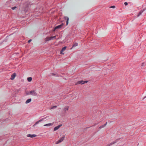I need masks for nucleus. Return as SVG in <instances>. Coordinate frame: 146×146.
Masks as SVG:
<instances>
[{
    "label": "nucleus",
    "instance_id": "1",
    "mask_svg": "<svg viewBox=\"0 0 146 146\" xmlns=\"http://www.w3.org/2000/svg\"><path fill=\"white\" fill-rule=\"evenodd\" d=\"M27 95H31L34 96H36L37 95V93L34 90H31L30 91L29 93H27L26 94Z\"/></svg>",
    "mask_w": 146,
    "mask_h": 146
},
{
    "label": "nucleus",
    "instance_id": "2",
    "mask_svg": "<svg viewBox=\"0 0 146 146\" xmlns=\"http://www.w3.org/2000/svg\"><path fill=\"white\" fill-rule=\"evenodd\" d=\"M64 136L63 137H61L59 140L57 141L56 143V144H58L59 143L62 142L64 140Z\"/></svg>",
    "mask_w": 146,
    "mask_h": 146
},
{
    "label": "nucleus",
    "instance_id": "3",
    "mask_svg": "<svg viewBox=\"0 0 146 146\" xmlns=\"http://www.w3.org/2000/svg\"><path fill=\"white\" fill-rule=\"evenodd\" d=\"M63 25H64L63 24H61L60 25H58V26L54 28V29L53 30V31H55V30L56 29H58L61 28L63 26Z\"/></svg>",
    "mask_w": 146,
    "mask_h": 146
},
{
    "label": "nucleus",
    "instance_id": "4",
    "mask_svg": "<svg viewBox=\"0 0 146 146\" xmlns=\"http://www.w3.org/2000/svg\"><path fill=\"white\" fill-rule=\"evenodd\" d=\"M88 82L87 81H84L82 80H81L80 81H78L77 82L78 84H84L85 83H87Z\"/></svg>",
    "mask_w": 146,
    "mask_h": 146
},
{
    "label": "nucleus",
    "instance_id": "5",
    "mask_svg": "<svg viewBox=\"0 0 146 146\" xmlns=\"http://www.w3.org/2000/svg\"><path fill=\"white\" fill-rule=\"evenodd\" d=\"M66 48V46H65L60 51V54H64V53L63 52L64 51Z\"/></svg>",
    "mask_w": 146,
    "mask_h": 146
},
{
    "label": "nucleus",
    "instance_id": "6",
    "mask_svg": "<svg viewBox=\"0 0 146 146\" xmlns=\"http://www.w3.org/2000/svg\"><path fill=\"white\" fill-rule=\"evenodd\" d=\"M118 140H119L118 139H117L116 140L114 141H113L112 142L108 144L107 146H110L113 144L115 143H116L118 141Z\"/></svg>",
    "mask_w": 146,
    "mask_h": 146
},
{
    "label": "nucleus",
    "instance_id": "7",
    "mask_svg": "<svg viewBox=\"0 0 146 146\" xmlns=\"http://www.w3.org/2000/svg\"><path fill=\"white\" fill-rule=\"evenodd\" d=\"M16 74L15 73L11 75V77L10 78L11 80H13L15 78L16 76Z\"/></svg>",
    "mask_w": 146,
    "mask_h": 146
},
{
    "label": "nucleus",
    "instance_id": "8",
    "mask_svg": "<svg viewBox=\"0 0 146 146\" xmlns=\"http://www.w3.org/2000/svg\"><path fill=\"white\" fill-rule=\"evenodd\" d=\"M27 137H30L31 138H33L36 137V135L35 134L31 135V134H28L27 135Z\"/></svg>",
    "mask_w": 146,
    "mask_h": 146
},
{
    "label": "nucleus",
    "instance_id": "9",
    "mask_svg": "<svg viewBox=\"0 0 146 146\" xmlns=\"http://www.w3.org/2000/svg\"><path fill=\"white\" fill-rule=\"evenodd\" d=\"M44 119V118H42L39 120H38V121H37L35 123V124L33 125V126L34 127L39 122H41V121H43Z\"/></svg>",
    "mask_w": 146,
    "mask_h": 146
},
{
    "label": "nucleus",
    "instance_id": "10",
    "mask_svg": "<svg viewBox=\"0 0 146 146\" xmlns=\"http://www.w3.org/2000/svg\"><path fill=\"white\" fill-rule=\"evenodd\" d=\"M44 41L45 42H47L50 40V38L49 37H47L46 38H45L44 39Z\"/></svg>",
    "mask_w": 146,
    "mask_h": 146
},
{
    "label": "nucleus",
    "instance_id": "11",
    "mask_svg": "<svg viewBox=\"0 0 146 146\" xmlns=\"http://www.w3.org/2000/svg\"><path fill=\"white\" fill-rule=\"evenodd\" d=\"M65 19L66 20V25H67L68 24L69 19L68 17H65Z\"/></svg>",
    "mask_w": 146,
    "mask_h": 146
},
{
    "label": "nucleus",
    "instance_id": "12",
    "mask_svg": "<svg viewBox=\"0 0 146 146\" xmlns=\"http://www.w3.org/2000/svg\"><path fill=\"white\" fill-rule=\"evenodd\" d=\"M31 98L29 99H28L26 101L25 103L26 104H28V103H29V102H31Z\"/></svg>",
    "mask_w": 146,
    "mask_h": 146
},
{
    "label": "nucleus",
    "instance_id": "13",
    "mask_svg": "<svg viewBox=\"0 0 146 146\" xmlns=\"http://www.w3.org/2000/svg\"><path fill=\"white\" fill-rule=\"evenodd\" d=\"M27 80L29 82H31L32 80V78L31 77H29L27 78Z\"/></svg>",
    "mask_w": 146,
    "mask_h": 146
},
{
    "label": "nucleus",
    "instance_id": "14",
    "mask_svg": "<svg viewBox=\"0 0 146 146\" xmlns=\"http://www.w3.org/2000/svg\"><path fill=\"white\" fill-rule=\"evenodd\" d=\"M143 11L141 10V11H140V12L137 15V17H139V15H140L143 12Z\"/></svg>",
    "mask_w": 146,
    "mask_h": 146
},
{
    "label": "nucleus",
    "instance_id": "15",
    "mask_svg": "<svg viewBox=\"0 0 146 146\" xmlns=\"http://www.w3.org/2000/svg\"><path fill=\"white\" fill-rule=\"evenodd\" d=\"M59 128V127L58 126H56L55 127L54 129V131H55L56 130H57Z\"/></svg>",
    "mask_w": 146,
    "mask_h": 146
},
{
    "label": "nucleus",
    "instance_id": "16",
    "mask_svg": "<svg viewBox=\"0 0 146 146\" xmlns=\"http://www.w3.org/2000/svg\"><path fill=\"white\" fill-rule=\"evenodd\" d=\"M52 124L51 123H48V124H46L44 125V126H50L52 125Z\"/></svg>",
    "mask_w": 146,
    "mask_h": 146
},
{
    "label": "nucleus",
    "instance_id": "17",
    "mask_svg": "<svg viewBox=\"0 0 146 146\" xmlns=\"http://www.w3.org/2000/svg\"><path fill=\"white\" fill-rule=\"evenodd\" d=\"M68 107H66V108H64V111H68Z\"/></svg>",
    "mask_w": 146,
    "mask_h": 146
},
{
    "label": "nucleus",
    "instance_id": "18",
    "mask_svg": "<svg viewBox=\"0 0 146 146\" xmlns=\"http://www.w3.org/2000/svg\"><path fill=\"white\" fill-rule=\"evenodd\" d=\"M78 45V43H75L74 44V47L75 46H76Z\"/></svg>",
    "mask_w": 146,
    "mask_h": 146
},
{
    "label": "nucleus",
    "instance_id": "19",
    "mask_svg": "<svg viewBox=\"0 0 146 146\" xmlns=\"http://www.w3.org/2000/svg\"><path fill=\"white\" fill-rule=\"evenodd\" d=\"M105 127V126L104 125H102L100 126V127H99V128H102L104 127Z\"/></svg>",
    "mask_w": 146,
    "mask_h": 146
},
{
    "label": "nucleus",
    "instance_id": "20",
    "mask_svg": "<svg viewBox=\"0 0 146 146\" xmlns=\"http://www.w3.org/2000/svg\"><path fill=\"white\" fill-rule=\"evenodd\" d=\"M50 40H52V39H54V38H53V36H51V37H50Z\"/></svg>",
    "mask_w": 146,
    "mask_h": 146
},
{
    "label": "nucleus",
    "instance_id": "21",
    "mask_svg": "<svg viewBox=\"0 0 146 146\" xmlns=\"http://www.w3.org/2000/svg\"><path fill=\"white\" fill-rule=\"evenodd\" d=\"M110 7L111 8H114L115 7L114 6H111Z\"/></svg>",
    "mask_w": 146,
    "mask_h": 146
},
{
    "label": "nucleus",
    "instance_id": "22",
    "mask_svg": "<svg viewBox=\"0 0 146 146\" xmlns=\"http://www.w3.org/2000/svg\"><path fill=\"white\" fill-rule=\"evenodd\" d=\"M16 8H17L16 7H13L12 8V9L13 10H14V9H16Z\"/></svg>",
    "mask_w": 146,
    "mask_h": 146
},
{
    "label": "nucleus",
    "instance_id": "23",
    "mask_svg": "<svg viewBox=\"0 0 146 146\" xmlns=\"http://www.w3.org/2000/svg\"><path fill=\"white\" fill-rule=\"evenodd\" d=\"M124 4L126 6L127 5L128 3L127 2H125L124 3Z\"/></svg>",
    "mask_w": 146,
    "mask_h": 146
},
{
    "label": "nucleus",
    "instance_id": "24",
    "mask_svg": "<svg viewBox=\"0 0 146 146\" xmlns=\"http://www.w3.org/2000/svg\"><path fill=\"white\" fill-rule=\"evenodd\" d=\"M51 74L52 76H55L56 75L55 74L53 73H51Z\"/></svg>",
    "mask_w": 146,
    "mask_h": 146
},
{
    "label": "nucleus",
    "instance_id": "25",
    "mask_svg": "<svg viewBox=\"0 0 146 146\" xmlns=\"http://www.w3.org/2000/svg\"><path fill=\"white\" fill-rule=\"evenodd\" d=\"M56 107H57V106H54L53 107H52V109L54 108H56Z\"/></svg>",
    "mask_w": 146,
    "mask_h": 146
},
{
    "label": "nucleus",
    "instance_id": "26",
    "mask_svg": "<svg viewBox=\"0 0 146 146\" xmlns=\"http://www.w3.org/2000/svg\"><path fill=\"white\" fill-rule=\"evenodd\" d=\"M31 41V39H30L28 41V42L29 43Z\"/></svg>",
    "mask_w": 146,
    "mask_h": 146
},
{
    "label": "nucleus",
    "instance_id": "27",
    "mask_svg": "<svg viewBox=\"0 0 146 146\" xmlns=\"http://www.w3.org/2000/svg\"><path fill=\"white\" fill-rule=\"evenodd\" d=\"M107 124V122H106V123L104 125L105 126Z\"/></svg>",
    "mask_w": 146,
    "mask_h": 146
},
{
    "label": "nucleus",
    "instance_id": "28",
    "mask_svg": "<svg viewBox=\"0 0 146 146\" xmlns=\"http://www.w3.org/2000/svg\"><path fill=\"white\" fill-rule=\"evenodd\" d=\"M56 36H53V38L54 39H55L56 38Z\"/></svg>",
    "mask_w": 146,
    "mask_h": 146
},
{
    "label": "nucleus",
    "instance_id": "29",
    "mask_svg": "<svg viewBox=\"0 0 146 146\" xmlns=\"http://www.w3.org/2000/svg\"><path fill=\"white\" fill-rule=\"evenodd\" d=\"M61 126V125H58V126H58V127H59V128Z\"/></svg>",
    "mask_w": 146,
    "mask_h": 146
},
{
    "label": "nucleus",
    "instance_id": "30",
    "mask_svg": "<svg viewBox=\"0 0 146 146\" xmlns=\"http://www.w3.org/2000/svg\"><path fill=\"white\" fill-rule=\"evenodd\" d=\"M61 126V125H58V126H58V127H59V128Z\"/></svg>",
    "mask_w": 146,
    "mask_h": 146
}]
</instances>
